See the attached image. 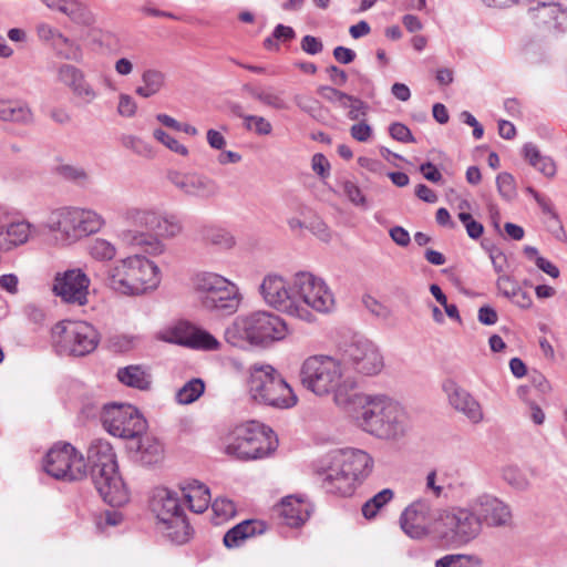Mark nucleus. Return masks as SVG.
<instances>
[{"label":"nucleus","instance_id":"48","mask_svg":"<svg viewBox=\"0 0 567 567\" xmlns=\"http://www.w3.org/2000/svg\"><path fill=\"white\" fill-rule=\"evenodd\" d=\"M156 234L165 238H174L182 234L183 225L176 216H158L156 217L155 229Z\"/></svg>","mask_w":567,"mask_h":567},{"label":"nucleus","instance_id":"10","mask_svg":"<svg viewBox=\"0 0 567 567\" xmlns=\"http://www.w3.org/2000/svg\"><path fill=\"white\" fill-rule=\"evenodd\" d=\"M299 379L315 394H329L341 380L340 362L327 355H311L302 362Z\"/></svg>","mask_w":567,"mask_h":567},{"label":"nucleus","instance_id":"11","mask_svg":"<svg viewBox=\"0 0 567 567\" xmlns=\"http://www.w3.org/2000/svg\"><path fill=\"white\" fill-rule=\"evenodd\" d=\"M43 468L50 476L69 482L83 480L87 474L83 455L70 443L53 445L45 455Z\"/></svg>","mask_w":567,"mask_h":567},{"label":"nucleus","instance_id":"54","mask_svg":"<svg viewBox=\"0 0 567 567\" xmlns=\"http://www.w3.org/2000/svg\"><path fill=\"white\" fill-rule=\"evenodd\" d=\"M457 217L466 228V233L470 238L478 239L483 235L484 226L476 221L470 213L460 212Z\"/></svg>","mask_w":567,"mask_h":567},{"label":"nucleus","instance_id":"62","mask_svg":"<svg viewBox=\"0 0 567 567\" xmlns=\"http://www.w3.org/2000/svg\"><path fill=\"white\" fill-rule=\"evenodd\" d=\"M37 34L41 41L52 45L56 41L60 31L49 23L42 22L37 25Z\"/></svg>","mask_w":567,"mask_h":567},{"label":"nucleus","instance_id":"36","mask_svg":"<svg viewBox=\"0 0 567 567\" xmlns=\"http://www.w3.org/2000/svg\"><path fill=\"white\" fill-rule=\"evenodd\" d=\"M142 85L135 89V93L144 99L152 97L165 86V74L156 69H147L142 74Z\"/></svg>","mask_w":567,"mask_h":567},{"label":"nucleus","instance_id":"50","mask_svg":"<svg viewBox=\"0 0 567 567\" xmlns=\"http://www.w3.org/2000/svg\"><path fill=\"white\" fill-rule=\"evenodd\" d=\"M482 560L474 555H446L436 560L435 567H481Z\"/></svg>","mask_w":567,"mask_h":567},{"label":"nucleus","instance_id":"5","mask_svg":"<svg viewBox=\"0 0 567 567\" xmlns=\"http://www.w3.org/2000/svg\"><path fill=\"white\" fill-rule=\"evenodd\" d=\"M104 224V218L93 209L62 207L49 214L45 227L55 234L56 240L69 246L99 233Z\"/></svg>","mask_w":567,"mask_h":567},{"label":"nucleus","instance_id":"57","mask_svg":"<svg viewBox=\"0 0 567 567\" xmlns=\"http://www.w3.org/2000/svg\"><path fill=\"white\" fill-rule=\"evenodd\" d=\"M53 173L62 177H85L86 172L80 167L70 163L58 161V164L53 167Z\"/></svg>","mask_w":567,"mask_h":567},{"label":"nucleus","instance_id":"51","mask_svg":"<svg viewBox=\"0 0 567 567\" xmlns=\"http://www.w3.org/2000/svg\"><path fill=\"white\" fill-rule=\"evenodd\" d=\"M89 254L92 258L100 261L111 260L116 255V248L106 239L95 238L89 246Z\"/></svg>","mask_w":567,"mask_h":567},{"label":"nucleus","instance_id":"52","mask_svg":"<svg viewBox=\"0 0 567 567\" xmlns=\"http://www.w3.org/2000/svg\"><path fill=\"white\" fill-rule=\"evenodd\" d=\"M496 288L502 296L513 302L516 298V290L520 289L522 287L513 277L501 275L496 280Z\"/></svg>","mask_w":567,"mask_h":567},{"label":"nucleus","instance_id":"9","mask_svg":"<svg viewBox=\"0 0 567 567\" xmlns=\"http://www.w3.org/2000/svg\"><path fill=\"white\" fill-rule=\"evenodd\" d=\"M293 299L302 313L292 315L300 319H308V308L319 312H328L334 306V298L326 282L310 272L300 271L293 276Z\"/></svg>","mask_w":567,"mask_h":567},{"label":"nucleus","instance_id":"47","mask_svg":"<svg viewBox=\"0 0 567 567\" xmlns=\"http://www.w3.org/2000/svg\"><path fill=\"white\" fill-rule=\"evenodd\" d=\"M244 89H245V91H247L250 94V96L260 101L262 104H265L267 106H270L276 110H287L288 109L287 102L278 93L259 90V89L252 87L250 85H245Z\"/></svg>","mask_w":567,"mask_h":567},{"label":"nucleus","instance_id":"37","mask_svg":"<svg viewBox=\"0 0 567 567\" xmlns=\"http://www.w3.org/2000/svg\"><path fill=\"white\" fill-rule=\"evenodd\" d=\"M162 525L166 537L169 538L173 543L185 544L189 540L193 529L189 526V523L187 522L184 513L175 516Z\"/></svg>","mask_w":567,"mask_h":567},{"label":"nucleus","instance_id":"18","mask_svg":"<svg viewBox=\"0 0 567 567\" xmlns=\"http://www.w3.org/2000/svg\"><path fill=\"white\" fill-rule=\"evenodd\" d=\"M91 280L80 268L56 272L52 291L66 303L84 306L87 303Z\"/></svg>","mask_w":567,"mask_h":567},{"label":"nucleus","instance_id":"16","mask_svg":"<svg viewBox=\"0 0 567 567\" xmlns=\"http://www.w3.org/2000/svg\"><path fill=\"white\" fill-rule=\"evenodd\" d=\"M235 434L234 441L226 449L229 455L239 460H256L269 454L271 443L258 424L240 426Z\"/></svg>","mask_w":567,"mask_h":567},{"label":"nucleus","instance_id":"8","mask_svg":"<svg viewBox=\"0 0 567 567\" xmlns=\"http://www.w3.org/2000/svg\"><path fill=\"white\" fill-rule=\"evenodd\" d=\"M52 342L59 354L84 357L96 349L100 334L85 321H61L52 328Z\"/></svg>","mask_w":567,"mask_h":567},{"label":"nucleus","instance_id":"34","mask_svg":"<svg viewBox=\"0 0 567 567\" xmlns=\"http://www.w3.org/2000/svg\"><path fill=\"white\" fill-rule=\"evenodd\" d=\"M198 238L206 245L229 249L235 245L234 237L226 229L215 225H203L197 230Z\"/></svg>","mask_w":567,"mask_h":567},{"label":"nucleus","instance_id":"28","mask_svg":"<svg viewBox=\"0 0 567 567\" xmlns=\"http://www.w3.org/2000/svg\"><path fill=\"white\" fill-rule=\"evenodd\" d=\"M183 497L187 501L189 509L194 513H204L210 503L209 488L196 481H188L181 486Z\"/></svg>","mask_w":567,"mask_h":567},{"label":"nucleus","instance_id":"33","mask_svg":"<svg viewBox=\"0 0 567 567\" xmlns=\"http://www.w3.org/2000/svg\"><path fill=\"white\" fill-rule=\"evenodd\" d=\"M174 185L183 194L199 198H208L218 192L214 179H173Z\"/></svg>","mask_w":567,"mask_h":567},{"label":"nucleus","instance_id":"29","mask_svg":"<svg viewBox=\"0 0 567 567\" xmlns=\"http://www.w3.org/2000/svg\"><path fill=\"white\" fill-rule=\"evenodd\" d=\"M529 14L537 25L553 29H558L567 18L555 2H538L537 7L529 9Z\"/></svg>","mask_w":567,"mask_h":567},{"label":"nucleus","instance_id":"64","mask_svg":"<svg viewBox=\"0 0 567 567\" xmlns=\"http://www.w3.org/2000/svg\"><path fill=\"white\" fill-rule=\"evenodd\" d=\"M351 136L359 142H367L372 135V128L364 121L353 124L350 128Z\"/></svg>","mask_w":567,"mask_h":567},{"label":"nucleus","instance_id":"2","mask_svg":"<svg viewBox=\"0 0 567 567\" xmlns=\"http://www.w3.org/2000/svg\"><path fill=\"white\" fill-rule=\"evenodd\" d=\"M373 466L372 457L361 450H336L329 454V464L323 472L322 487L327 493L349 496L357 482L367 477Z\"/></svg>","mask_w":567,"mask_h":567},{"label":"nucleus","instance_id":"1","mask_svg":"<svg viewBox=\"0 0 567 567\" xmlns=\"http://www.w3.org/2000/svg\"><path fill=\"white\" fill-rule=\"evenodd\" d=\"M87 464L93 484L104 502L113 507L124 505L128 493L117 472L112 445L102 439L92 441L87 449Z\"/></svg>","mask_w":567,"mask_h":567},{"label":"nucleus","instance_id":"63","mask_svg":"<svg viewBox=\"0 0 567 567\" xmlns=\"http://www.w3.org/2000/svg\"><path fill=\"white\" fill-rule=\"evenodd\" d=\"M137 105L128 94H121L118 97L117 112L125 117H132L136 113Z\"/></svg>","mask_w":567,"mask_h":567},{"label":"nucleus","instance_id":"32","mask_svg":"<svg viewBox=\"0 0 567 567\" xmlns=\"http://www.w3.org/2000/svg\"><path fill=\"white\" fill-rule=\"evenodd\" d=\"M31 234V225L27 221H16L6 228H0V249L9 251L28 241Z\"/></svg>","mask_w":567,"mask_h":567},{"label":"nucleus","instance_id":"46","mask_svg":"<svg viewBox=\"0 0 567 567\" xmlns=\"http://www.w3.org/2000/svg\"><path fill=\"white\" fill-rule=\"evenodd\" d=\"M503 480L516 491H526L530 486L527 474L516 465H506L502 470Z\"/></svg>","mask_w":567,"mask_h":567},{"label":"nucleus","instance_id":"17","mask_svg":"<svg viewBox=\"0 0 567 567\" xmlns=\"http://www.w3.org/2000/svg\"><path fill=\"white\" fill-rule=\"evenodd\" d=\"M260 295L264 301L271 308L289 316L299 315L302 309L293 299V285L290 287L284 277L269 274L265 276L260 286Z\"/></svg>","mask_w":567,"mask_h":567},{"label":"nucleus","instance_id":"61","mask_svg":"<svg viewBox=\"0 0 567 567\" xmlns=\"http://www.w3.org/2000/svg\"><path fill=\"white\" fill-rule=\"evenodd\" d=\"M527 190L533 194L534 198L536 199L537 204L540 206L543 213L550 215L551 219L555 221L557 227L561 230L563 227L558 220V215L553 209L551 203L548 198L545 196H542L537 192H535L532 187H527Z\"/></svg>","mask_w":567,"mask_h":567},{"label":"nucleus","instance_id":"31","mask_svg":"<svg viewBox=\"0 0 567 567\" xmlns=\"http://www.w3.org/2000/svg\"><path fill=\"white\" fill-rule=\"evenodd\" d=\"M153 511L161 524L184 513L177 495L168 489H164L156 495L153 501Z\"/></svg>","mask_w":567,"mask_h":567},{"label":"nucleus","instance_id":"21","mask_svg":"<svg viewBox=\"0 0 567 567\" xmlns=\"http://www.w3.org/2000/svg\"><path fill=\"white\" fill-rule=\"evenodd\" d=\"M371 427L374 435L381 439H396L406 433L409 429V416L404 409L394 400H388L381 422H374Z\"/></svg>","mask_w":567,"mask_h":567},{"label":"nucleus","instance_id":"55","mask_svg":"<svg viewBox=\"0 0 567 567\" xmlns=\"http://www.w3.org/2000/svg\"><path fill=\"white\" fill-rule=\"evenodd\" d=\"M212 508L216 517L221 520L231 518L236 514V506L228 498H216L212 504Z\"/></svg>","mask_w":567,"mask_h":567},{"label":"nucleus","instance_id":"44","mask_svg":"<svg viewBox=\"0 0 567 567\" xmlns=\"http://www.w3.org/2000/svg\"><path fill=\"white\" fill-rule=\"evenodd\" d=\"M394 497V492L391 488H384L377 493L373 497L368 499L362 505V515L367 519H372L377 516L378 512L391 502Z\"/></svg>","mask_w":567,"mask_h":567},{"label":"nucleus","instance_id":"58","mask_svg":"<svg viewBox=\"0 0 567 567\" xmlns=\"http://www.w3.org/2000/svg\"><path fill=\"white\" fill-rule=\"evenodd\" d=\"M389 133L392 138L402 142V143H414L415 138L413 137L410 128L403 123H392L389 127Z\"/></svg>","mask_w":567,"mask_h":567},{"label":"nucleus","instance_id":"23","mask_svg":"<svg viewBox=\"0 0 567 567\" xmlns=\"http://www.w3.org/2000/svg\"><path fill=\"white\" fill-rule=\"evenodd\" d=\"M58 80L85 104L92 103L97 96L96 91L86 81L83 71L72 64H62L59 68Z\"/></svg>","mask_w":567,"mask_h":567},{"label":"nucleus","instance_id":"24","mask_svg":"<svg viewBox=\"0 0 567 567\" xmlns=\"http://www.w3.org/2000/svg\"><path fill=\"white\" fill-rule=\"evenodd\" d=\"M312 511L313 507L310 503L292 495L282 498L277 507L279 516L290 527H299L305 524Z\"/></svg>","mask_w":567,"mask_h":567},{"label":"nucleus","instance_id":"27","mask_svg":"<svg viewBox=\"0 0 567 567\" xmlns=\"http://www.w3.org/2000/svg\"><path fill=\"white\" fill-rule=\"evenodd\" d=\"M265 529L266 526L264 522L258 519H246L227 530L224 535L223 542L227 548H237L249 537L262 534Z\"/></svg>","mask_w":567,"mask_h":567},{"label":"nucleus","instance_id":"13","mask_svg":"<svg viewBox=\"0 0 567 567\" xmlns=\"http://www.w3.org/2000/svg\"><path fill=\"white\" fill-rule=\"evenodd\" d=\"M341 362L363 375H377L384 361L380 349L369 339L354 337L341 348Z\"/></svg>","mask_w":567,"mask_h":567},{"label":"nucleus","instance_id":"30","mask_svg":"<svg viewBox=\"0 0 567 567\" xmlns=\"http://www.w3.org/2000/svg\"><path fill=\"white\" fill-rule=\"evenodd\" d=\"M334 392L333 400L336 404L349 413H357L359 408L365 401L368 395L355 391L353 382H338L337 386L332 390Z\"/></svg>","mask_w":567,"mask_h":567},{"label":"nucleus","instance_id":"12","mask_svg":"<svg viewBox=\"0 0 567 567\" xmlns=\"http://www.w3.org/2000/svg\"><path fill=\"white\" fill-rule=\"evenodd\" d=\"M103 427L113 436L135 439L146 430V421L130 404H104L100 414Z\"/></svg>","mask_w":567,"mask_h":567},{"label":"nucleus","instance_id":"20","mask_svg":"<svg viewBox=\"0 0 567 567\" xmlns=\"http://www.w3.org/2000/svg\"><path fill=\"white\" fill-rule=\"evenodd\" d=\"M432 504L426 498H417L404 508L400 516L402 530L413 539H423L432 536V519L430 515Z\"/></svg>","mask_w":567,"mask_h":567},{"label":"nucleus","instance_id":"22","mask_svg":"<svg viewBox=\"0 0 567 567\" xmlns=\"http://www.w3.org/2000/svg\"><path fill=\"white\" fill-rule=\"evenodd\" d=\"M450 404L465 415L473 424H478L484 419L481 403L465 389L454 381H446L443 385Z\"/></svg>","mask_w":567,"mask_h":567},{"label":"nucleus","instance_id":"4","mask_svg":"<svg viewBox=\"0 0 567 567\" xmlns=\"http://www.w3.org/2000/svg\"><path fill=\"white\" fill-rule=\"evenodd\" d=\"M481 535L478 518L466 506L441 508L432 519V537L442 546L460 548Z\"/></svg>","mask_w":567,"mask_h":567},{"label":"nucleus","instance_id":"49","mask_svg":"<svg viewBox=\"0 0 567 567\" xmlns=\"http://www.w3.org/2000/svg\"><path fill=\"white\" fill-rule=\"evenodd\" d=\"M52 47L56 50L60 56L66 60H79L82 55L80 45L61 32Z\"/></svg>","mask_w":567,"mask_h":567},{"label":"nucleus","instance_id":"56","mask_svg":"<svg viewBox=\"0 0 567 567\" xmlns=\"http://www.w3.org/2000/svg\"><path fill=\"white\" fill-rule=\"evenodd\" d=\"M245 122L247 130H254L259 135H268L271 133L272 126L270 122L262 116L248 115L245 116Z\"/></svg>","mask_w":567,"mask_h":567},{"label":"nucleus","instance_id":"25","mask_svg":"<svg viewBox=\"0 0 567 567\" xmlns=\"http://www.w3.org/2000/svg\"><path fill=\"white\" fill-rule=\"evenodd\" d=\"M388 400L389 398L385 395H368L355 415L358 426L374 435V430L371 425L377 421H382Z\"/></svg>","mask_w":567,"mask_h":567},{"label":"nucleus","instance_id":"40","mask_svg":"<svg viewBox=\"0 0 567 567\" xmlns=\"http://www.w3.org/2000/svg\"><path fill=\"white\" fill-rule=\"evenodd\" d=\"M419 172L423 177H442L443 175H455L453 162L439 154L437 157H433L432 162L423 163L419 166Z\"/></svg>","mask_w":567,"mask_h":567},{"label":"nucleus","instance_id":"39","mask_svg":"<svg viewBox=\"0 0 567 567\" xmlns=\"http://www.w3.org/2000/svg\"><path fill=\"white\" fill-rule=\"evenodd\" d=\"M524 156L545 177L556 174V165L550 157L542 156L536 145L527 143L523 147Z\"/></svg>","mask_w":567,"mask_h":567},{"label":"nucleus","instance_id":"15","mask_svg":"<svg viewBox=\"0 0 567 567\" xmlns=\"http://www.w3.org/2000/svg\"><path fill=\"white\" fill-rule=\"evenodd\" d=\"M239 327L250 343L261 346L282 340L288 332L285 320L268 311L248 315L241 319Z\"/></svg>","mask_w":567,"mask_h":567},{"label":"nucleus","instance_id":"42","mask_svg":"<svg viewBox=\"0 0 567 567\" xmlns=\"http://www.w3.org/2000/svg\"><path fill=\"white\" fill-rule=\"evenodd\" d=\"M70 20L80 25H92L95 22L93 12L86 4L79 0H66V4L62 11Z\"/></svg>","mask_w":567,"mask_h":567},{"label":"nucleus","instance_id":"26","mask_svg":"<svg viewBox=\"0 0 567 567\" xmlns=\"http://www.w3.org/2000/svg\"><path fill=\"white\" fill-rule=\"evenodd\" d=\"M0 122L18 126H31L34 124V114L24 101L0 99Z\"/></svg>","mask_w":567,"mask_h":567},{"label":"nucleus","instance_id":"19","mask_svg":"<svg viewBox=\"0 0 567 567\" xmlns=\"http://www.w3.org/2000/svg\"><path fill=\"white\" fill-rule=\"evenodd\" d=\"M481 530L483 525L487 527H504L512 522V511L508 504L492 494H481L468 502Z\"/></svg>","mask_w":567,"mask_h":567},{"label":"nucleus","instance_id":"43","mask_svg":"<svg viewBox=\"0 0 567 567\" xmlns=\"http://www.w3.org/2000/svg\"><path fill=\"white\" fill-rule=\"evenodd\" d=\"M341 193L353 206L368 210L370 202L363 188H361L353 179H344L341 185Z\"/></svg>","mask_w":567,"mask_h":567},{"label":"nucleus","instance_id":"59","mask_svg":"<svg viewBox=\"0 0 567 567\" xmlns=\"http://www.w3.org/2000/svg\"><path fill=\"white\" fill-rule=\"evenodd\" d=\"M311 188L319 199L326 202L331 200L332 196L339 194V190L330 186L326 179H316Z\"/></svg>","mask_w":567,"mask_h":567},{"label":"nucleus","instance_id":"60","mask_svg":"<svg viewBox=\"0 0 567 567\" xmlns=\"http://www.w3.org/2000/svg\"><path fill=\"white\" fill-rule=\"evenodd\" d=\"M307 227L313 235H316L322 241H329L331 234L328 225L319 217H315L309 221Z\"/></svg>","mask_w":567,"mask_h":567},{"label":"nucleus","instance_id":"41","mask_svg":"<svg viewBox=\"0 0 567 567\" xmlns=\"http://www.w3.org/2000/svg\"><path fill=\"white\" fill-rule=\"evenodd\" d=\"M137 452L143 464H156L163 457V445L156 439L145 436L138 440Z\"/></svg>","mask_w":567,"mask_h":567},{"label":"nucleus","instance_id":"14","mask_svg":"<svg viewBox=\"0 0 567 567\" xmlns=\"http://www.w3.org/2000/svg\"><path fill=\"white\" fill-rule=\"evenodd\" d=\"M156 217L157 215L150 210L130 209L125 218L132 228L121 231L122 243L141 248L145 252H161L162 245L152 233L155 229Z\"/></svg>","mask_w":567,"mask_h":567},{"label":"nucleus","instance_id":"7","mask_svg":"<svg viewBox=\"0 0 567 567\" xmlns=\"http://www.w3.org/2000/svg\"><path fill=\"white\" fill-rule=\"evenodd\" d=\"M248 393L254 402L276 409H290L298 401L287 381L274 367L268 364L251 367Z\"/></svg>","mask_w":567,"mask_h":567},{"label":"nucleus","instance_id":"3","mask_svg":"<svg viewBox=\"0 0 567 567\" xmlns=\"http://www.w3.org/2000/svg\"><path fill=\"white\" fill-rule=\"evenodd\" d=\"M105 284L116 293L140 296L158 286L159 269L144 256H130L117 260L107 269Z\"/></svg>","mask_w":567,"mask_h":567},{"label":"nucleus","instance_id":"38","mask_svg":"<svg viewBox=\"0 0 567 567\" xmlns=\"http://www.w3.org/2000/svg\"><path fill=\"white\" fill-rule=\"evenodd\" d=\"M179 343L192 349L200 350H217L220 346L213 334L199 328H192L187 334L181 339Z\"/></svg>","mask_w":567,"mask_h":567},{"label":"nucleus","instance_id":"6","mask_svg":"<svg viewBox=\"0 0 567 567\" xmlns=\"http://www.w3.org/2000/svg\"><path fill=\"white\" fill-rule=\"evenodd\" d=\"M193 288L200 306L221 316L234 315L243 300L239 287L228 278L210 271L197 272Z\"/></svg>","mask_w":567,"mask_h":567},{"label":"nucleus","instance_id":"35","mask_svg":"<svg viewBox=\"0 0 567 567\" xmlns=\"http://www.w3.org/2000/svg\"><path fill=\"white\" fill-rule=\"evenodd\" d=\"M116 375L121 383L138 390H148L152 383L151 374L142 365L121 368Z\"/></svg>","mask_w":567,"mask_h":567},{"label":"nucleus","instance_id":"53","mask_svg":"<svg viewBox=\"0 0 567 567\" xmlns=\"http://www.w3.org/2000/svg\"><path fill=\"white\" fill-rule=\"evenodd\" d=\"M153 136L155 140L164 144L172 152H175L183 156H186L188 154V150L185 145L181 144L176 138L167 134L162 128H156L153 132Z\"/></svg>","mask_w":567,"mask_h":567},{"label":"nucleus","instance_id":"45","mask_svg":"<svg viewBox=\"0 0 567 567\" xmlns=\"http://www.w3.org/2000/svg\"><path fill=\"white\" fill-rule=\"evenodd\" d=\"M205 383L199 378L186 382L176 393V401L181 404H190L204 393Z\"/></svg>","mask_w":567,"mask_h":567}]
</instances>
